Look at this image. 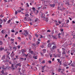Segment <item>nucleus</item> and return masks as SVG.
Here are the masks:
<instances>
[{"mask_svg": "<svg viewBox=\"0 0 75 75\" xmlns=\"http://www.w3.org/2000/svg\"><path fill=\"white\" fill-rule=\"evenodd\" d=\"M57 9L59 10H60L62 11H64L65 10V8L62 6H58Z\"/></svg>", "mask_w": 75, "mask_h": 75, "instance_id": "f257e3e1", "label": "nucleus"}, {"mask_svg": "<svg viewBox=\"0 0 75 75\" xmlns=\"http://www.w3.org/2000/svg\"><path fill=\"white\" fill-rule=\"evenodd\" d=\"M25 33H22V34H23V35H25V36L27 37L28 35V33L27 32V30H24Z\"/></svg>", "mask_w": 75, "mask_h": 75, "instance_id": "f03ea898", "label": "nucleus"}, {"mask_svg": "<svg viewBox=\"0 0 75 75\" xmlns=\"http://www.w3.org/2000/svg\"><path fill=\"white\" fill-rule=\"evenodd\" d=\"M45 15L44 13H42V16H41V18H42V20H45L46 18H45Z\"/></svg>", "mask_w": 75, "mask_h": 75, "instance_id": "7ed1b4c3", "label": "nucleus"}, {"mask_svg": "<svg viewBox=\"0 0 75 75\" xmlns=\"http://www.w3.org/2000/svg\"><path fill=\"white\" fill-rule=\"evenodd\" d=\"M33 11L34 13H35L37 15L38 14V13L39 12L38 11V10H33Z\"/></svg>", "mask_w": 75, "mask_h": 75, "instance_id": "20e7f679", "label": "nucleus"}, {"mask_svg": "<svg viewBox=\"0 0 75 75\" xmlns=\"http://www.w3.org/2000/svg\"><path fill=\"white\" fill-rule=\"evenodd\" d=\"M28 38L30 40H32V36L31 35H28Z\"/></svg>", "mask_w": 75, "mask_h": 75, "instance_id": "39448f33", "label": "nucleus"}, {"mask_svg": "<svg viewBox=\"0 0 75 75\" xmlns=\"http://www.w3.org/2000/svg\"><path fill=\"white\" fill-rule=\"evenodd\" d=\"M52 46V44H51L50 43H49L48 44H47V47L49 48H50V47H51V46Z\"/></svg>", "mask_w": 75, "mask_h": 75, "instance_id": "423d86ee", "label": "nucleus"}, {"mask_svg": "<svg viewBox=\"0 0 75 75\" xmlns=\"http://www.w3.org/2000/svg\"><path fill=\"white\" fill-rule=\"evenodd\" d=\"M21 52L23 54H24V53L26 52V51H25L24 49H22L21 50Z\"/></svg>", "mask_w": 75, "mask_h": 75, "instance_id": "0eeeda50", "label": "nucleus"}, {"mask_svg": "<svg viewBox=\"0 0 75 75\" xmlns=\"http://www.w3.org/2000/svg\"><path fill=\"white\" fill-rule=\"evenodd\" d=\"M50 4V6L51 7H53V8L54 7H55V4Z\"/></svg>", "mask_w": 75, "mask_h": 75, "instance_id": "6e6552de", "label": "nucleus"}, {"mask_svg": "<svg viewBox=\"0 0 75 75\" xmlns=\"http://www.w3.org/2000/svg\"><path fill=\"white\" fill-rule=\"evenodd\" d=\"M13 49L14 51H16L17 50V47L14 46V47H13Z\"/></svg>", "mask_w": 75, "mask_h": 75, "instance_id": "1a4fd4ad", "label": "nucleus"}, {"mask_svg": "<svg viewBox=\"0 0 75 75\" xmlns=\"http://www.w3.org/2000/svg\"><path fill=\"white\" fill-rule=\"evenodd\" d=\"M2 68L3 70L6 71V69H7V67H6V68H4V66H3L2 67Z\"/></svg>", "mask_w": 75, "mask_h": 75, "instance_id": "9d476101", "label": "nucleus"}, {"mask_svg": "<svg viewBox=\"0 0 75 75\" xmlns=\"http://www.w3.org/2000/svg\"><path fill=\"white\" fill-rule=\"evenodd\" d=\"M5 58H6V55L4 54L1 58V59L2 60H4L5 59Z\"/></svg>", "mask_w": 75, "mask_h": 75, "instance_id": "9b49d317", "label": "nucleus"}, {"mask_svg": "<svg viewBox=\"0 0 75 75\" xmlns=\"http://www.w3.org/2000/svg\"><path fill=\"white\" fill-rule=\"evenodd\" d=\"M65 4H66V5H67V6H71V4H69V2H67Z\"/></svg>", "mask_w": 75, "mask_h": 75, "instance_id": "f8f14e48", "label": "nucleus"}, {"mask_svg": "<svg viewBox=\"0 0 75 75\" xmlns=\"http://www.w3.org/2000/svg\"><path fill=\"white\" fill-rule=\"evenodd\" d=\"M64 5V4L62 3V2L60 3L59 4V7H60V6H62Z\"/></svg>", "mask_w": 75, "mask_h": 75, "instance_id": "ddd939ff", "label": "nucleus"}, {"mask_svg": "<svg viewBox=\"0 0 75 75\" xmlns=\"http://www.w3.org/2000/svg\"><path fill=\"white\" fill-rule=\"evenodd\" d=\"M4 50V47H3L2 46H1L0 47V51H2V50Z\"/></svg>", "mask_w": 75, "mask_h": 75, "instance_id": "4468645a", "label": "nucleus"}, {"mask_svg": "<svg viewBox=\"0 0 75 75\" xmlns=\"http://www.w3.org/2000/svg\"><path fill=\"white\" fill-rule=\"evenodd\" d=\"M56 48H57V46H56L55 45H54L53 46V47L52 49V50H55Z\"/></svg>", "mask_w": 75, "mask_h": 75, "instance_id": "2eb2a0df", "label": "nucleus"}, {"mask_svg": "<svg viewBox=\"0 0 75 75\" xmlns=\"http://www.w3.org/2000/svg\"><path fill=\"white\" fill-rule=\"evenodd\" d=\"M57 51L58 52V53H59V54H61V51L60 50H59V49H57Z\"/></svg>", "mask_w": 75, "mask_h": 75, "instance_id": "dca6fc26", "label": "nucleus"}, {"mask_svg": "<svg viewBox=\"0 0 75 75\" xmlns=\"http://www.w3.org/2000/svg\"><path fill=\"white\" fill-rule=\"evenodd\" d=\"M16 65H17V66H19V67H21V63H19L17 64H16Z\"/></svg>", "mask_w": 75, "mask_h": 75, "instance_id": "f3484780", "label": "nucleus"}, {"mask_svg": "<svg viewBox=\"0 0 75 75\" xmlns=\"http://www.w3.org/2000/svg\"><path fill=\"white\" fill-rule=\"evenodd\" d=\"M52 37H53V39H56L57 40V38H56V36H54L52 35Z\"/></svg>", "mask_w": 75, "mask_h": 75, "instance_id": "a211bd4d", "label": "nucleus"}, {"mask_svg": "<svg viewBox=\"0 0 75 75\" xmlns=\"http://www.w3.org/2000/svg\"><path fill=\"white\" fill-rule=\"evenodd\" d=\"M35 35L37 38H38V37H40V35H38V34H35Z\"/></svg>", "mask_w": 75, "mask_h": 75, "instance_id": "6ab92c4d", "label": "nucleus"}, {"mask_svg": "<svg viewBox=\"0 0 75 75\" xmlns=\"http://www.w3.org/2000/svg\"><path fill=\"white\" fill-rule=\"evenodd\" d=\"M25 16L26 17H29V15L28 14H26L25 15Z\"/></svg>", "mask_w": 75, "mask_h": 75, "instance_id": "aec40b11", "label": "nucleus"}, {"mask_svg": "<svg viewBox=\"0 0 75 75\" xmlns=\"http://www.w3.org/2000/svg\"><path fill=\"white\" fill-rule=\"evenodd\" d=\"M24 58L22 57L20 58V60H21V61H24Z\"/></svg>", "mask_w": 75, "mask_h": 75, "instance_id": "412c9836", "label": "nucleus"}, {"mask_svg": "<svg viewBox=\"0 0 75 75\" xmlns=\"http://www.w3.org/2000/svg\"><path fill=\"white\" fill-rule=\"evenodd\" d=\"M42 51L43 53H45V52H46V50L45 49H43Z\"/></svg>", "mask_w": 75, "mask_h": 75, "instance_id": "4be33fe9", "label": "nucleus"}, {"mask_svg": "<svg viewBox=\"0 0 75 75\" xmlns=\"http://www.w3.org/2000/svg\"><path fill=\"white\" fill-rule=\"evenodd\" d=\"M14 67L15 69H17V67H18V66H17V64H16V65H14Z\"/></svg>", "mask_w": 75, "mask_h": 75, "instance_id": "5701e85b", "label": "nucleus"}, {"mask_svg": "<svg viewBox=\"0 0 75 75\" xmlns=\"http://www.w3.org/2000/svg\"><path fill=\"white\" fill-rule=\"evenodd\" d=\"M57 55L58 56V57H61V53H59V54H58Z\"/></svg>", "mask_w": 75, "mask_h": 75, "instance_id": "b1692460", "label": "nucleus"}, {"mask_svg": "<svg viewBox=\"0 0 75 75\" xmlns=\"http://www.w3.org/2000/svg\"><path fill=\"white\" fill-rule=\"evenodd\" d=\"M45 20V21H48V17H46Z\"/></svg>", "mask_w": 75, "mask_h": 75, "instance_id": "393cba45", "label": "nucleus"}, {"mask_svg": "<svg viewBox=\"0 0 75 75\" xmlns=\"http://www.w3.org/2000/svg\"><path fill=\"white\" fill-rule=\"evenodd\" d=\"M66 54V52H65V51H63L62 53V54L63 55H64V54Z\"/></svg>", "mask_w": 75, "mask_h": 75, "instance_id": "a878e982", "label": "nucleus"}, {"mask_svg": "<svg viewBox=\"0 0 75 75\" xmlns=\"http://www.w3.org/2000/svg\"><path fill=\"white\" fill-rule=\"evenodd\" d=\"M3 23V20L1 19H0V24H1Z\"/></svg>", "mask_w": 75, "mask_h": 75, "instance_id": "bb28decb", "label": "nucleus"}, {"mask_svg": "<svg viewBox=\"0 0 75 75\" xmlns=\"http://www.w3.org/2000/svg\"><path fill=\"white\" fill-rule=\"evenodd\" d=\"M46 66L45 65L43 67H42V70H44V68H45V67Z\"/></svg>", "mask_w": 75, "mask_h": 75, "instance_id": "cd10ccee", "label": "nucleus"}, {"mask_svg": "<svg viewBox=\"0 0 75 75\" xmlns=\"http://www.w3.org/2000/svg\"><path fill=\"white\" fill-rule=\"evenodd\" d=\"M38 20H39L38 18H36V19L35 20V22H37V21H38Z\"/></svg>", "mask_w": 75, "mask_h": 75, "instance_id": "c85d7f7f", "label": "nucleus"}, {"mask_svg": "<svg viewBox=\"0 0 75 75\" xmlns=\"http://www.w3.org/2000/svg\"><path fill=\"white\" fill-rule=\"evenodd\" d=\"M4 70H2V71H1V72L2 73V74H4Z\"/></svg>", "mask_w": 75, "mask_h": 75, "instance_id": "c756f323", "label": "nucleus"}, {"mask_svg": "<svg viewBox=\"0 0 75 75\" xmlns=\"http://www.w3.org/2000/svg\"><path fill=\"white\" fill-rule=\"evenodd\" d=\"M40 54H41V56H42V57L44 56V54H43L42 52H40Z\"/></svg>", "mask_w": 75, "mask_h": 75, "instance_id": "7c9ffc66", "label": "nucleus"}, {"mask_svg": "<svg viewBox=\"0 0 75 75\" xmlns=\"http://www.w3.org/2000/svg\"><path fill=\"white\" fill-rule=\"evenodd\" d=\"M71 66H72V67H75V65L74 64L72 63L71 64Z\"/></svg>", "mask_w": 75, "mask_h": 75, "instance_id": "2f4dec72", "label": "nucleus"}, {"mask_svg": "<svg viewBox=\"0 0 75 75\" xmlns=\"http://www.w3.org/2000/svg\"><path fill=\"white\" fill-rule=\"evenodd\" d=\"M54 30H52V32L51 33V34H54Z\"/></svg>", "mask_w": 75, "mask_h": 75, "instance_id": "473e14b6", "label": "nucleus"}, {"mask_svg": "<svg viewBox=\"0 0 75 75\" xmlns=\"http://www.w3.org/2000/svg\"><path fill=\"white\" fill-rule=\"evenodd\" d=\"M56 23H55L56 25H59V24L57 23V21H56Z\"/></svg>", "mask_w": 75, "mask_h": 75, "instance_id": "72a5a7b5", "label": "nucleus"}, {"mask_svg": "<svg viewBox=\"0 0 75 75\" xmlns=\"http://www.w3.org/2000/svg\"><path fill=\"white\" fill-rule=\"evenodd\" d=\"M40 43V42L39 41H37V42L36 43V45H38Z\"/></svg>", "mask_w": 75, "mask_h": 75, "instance_id": "f704fd0d", "label": "nucleus"}, {"mask_svg": "<svg viewBox=\"0 0 75 75\" xmlns=\"http://www.w3.org/2000/svg\"><path fill=\"white\" fill-rule=\"evenodd\" d=\"M66 23H68L69 22V21L68 20H66Z\"/></svg>", "mask_w": 75, "mask_h": 75, "instance_id": "c9c22d12", "label": "nucleus"}, {"mask_svg": "<svg viewBox=\"0 0 75 75\" xmlns=\"http://www.w3.org/2000/svg\"><path fill=\"white\" fill-rule=\"evenodd\" d=\"M61 69H57V71H58L59 72L61 71Z\"/></svg>", "mask_w": 75, "mask_h": 75, "instance_id": "e433bc0d", "label": "nucleus"}, {"mask_svg": "<svg viewBox=\"0 0 75 75\" xmlns=\"http://www.w3.org/2000/svg\"><path fill=\"white\" fill-rule=\"evenodd\" d=\"M17 11H18V13H21V10H20V9H19L17 10Z\"/></svg>", "mask_w": 75, "mask_h": 75, "instance_id": "4c0bfd02", "label": "nucleus"}, {"mask_svg": "<svg viewBox=\"0 0 75 75\" xmlns=\"http://www.w3.org/2000/svg\"><path fill=\"white\" fill-rule=\"evenodd\" d=\"M7 68H8V70H10V69L11 68V67H7Z\"/></svg>", "mask_w": 75, "mask_h": 75, "instance_id": "58836bf2", "label": "nucleus"}, {"mask_svg": "<svg viewBox=\"0 0 75 75\" xmlns=\"http://www.w3.org/2000/svg\"><path fill=\"white\" fill-rule=\"evenodd\" d=\"M30 52L31 54H34V52H33V51H31Z\"/></svg>", "mask_w": 75, "mask_h": 75, "instance_id": "ea45409f", "label": "nucleus"}, {"mask_svg": "<svg viewBox=\"0 0 75 75\" xmlns=\"http://www.w3.org/2000/svg\"><path fill=\"white\" fill-rule=\"evenodd\" d=\"M33 58H34V59H37V56L33 57Z\"/></svg>", "mask_w": 75, "mask_h": 75, "instance_id": "a19ab883", "label": "nucleus"}, {"mask_svg": "<svg viewBox=\"0 0 75 75\" xmlns=\"http://www.w3.org/2000/svg\"><path fill=\"white\" fill-rule=\"evenodd\" d=\"M27 7H29V5L28 4V3H26V4Z\"/></svg>", "mask_w": 75, "mask_h": 75, "instance_id": "79ce46f5", "label": "nucleus"}, {"mask_svg": "<svg viewBox=\"0 0 75 75\" xmlns=\"http://www.w3.org/2000/svg\"><path fill=\"white\" fill-rule=\"evenodd\" d=\"M15 57L17 59H18V55H16L15 56Z\"/></svg>", "mask_w": 75, "mask_h": 75, "instance_id": "37998d69", "label": "nucleus"}, {"mask_svg": "<svg viewBox=\"0 0 75 75\" xmlns=\"http://www.w3.org/2000/svg\"><path fill=\"white\" fill-rule=\"evenodd\" d=\"M52 45H55V42H52Z\"/></svg>", "mask_w": 75, "mask_h": 75, "instance_id": "c03bdc74", "label": "nucleus"}, {"mask_svg": "<svg viewBox=\"0 0 75 75\" xmlns=\"http://www.w3.org/2000/svg\"><path fill=\"white\" fill-rule=\"evenodd\" d=\"M11 22V20H10H10L8 21L7 23H8V24H9V23H10V22Z\"/></svg>", "mask_w": 75, "mask_h": 75, "instance_id": "a18cd8bd", "label": "nucleus"}, {"mask_svg": "<svg viewBox=\"0 0 75 75\" xmlns=\"http://www.w3.org/2000/svg\"><path fill=\"white\" fill-rule=\"evenodd\" d=\"M33 45L34 47H36V44L35 43L33 44Z\"/></svg>", "mask_w": 75, "mask_h": 75, "instance_id": "49530a36", "label": "nucleus"}, {"mask_svg": "<svg viewBox=\"0 0 75 75\" xmlns=\"http://www.w3.org/2000/svg\"><path fill=\"white\" fill-rule=\"evenodd\" d=\"M7 59H10V57L8 56H7Z\"/></svg>", "mask_w": 75, "mask_h": 75, "instance_id": "de8ad7c7", "label": "nucleus"}, {"mask_svg": "<svg viewBox=\"0 0 75 75\" xmlns=\"http://www.w3.org/2000/svg\"><path fill=\"white\" fill-rule=\"evenodd\" d=\"M0 45H2L3 44V42H1V41H0Z\"/></svg>", "mask_w": 75, "mask_h": 75, "instance_id": "09e8293b", "label": "nucleus"}, {"mask_svg": "<svg viewBox=\"0 0 75 75\" xmlns=\"http://www.w3.org/2000/svg\"><path fill=\"white\" fill-rule=\"evenodd\" d=\"M62 51H65V49L64 48H62Z\"/></svg>", "mask_w": 75, "mask_h": 75, "instance_id": "8fccbe9b", "label": "nucleus"}, {"mask_svg": "<svg viewBox=\"0 0 75 75\" xmlns=\"http://www.w3.org/2000/svg\"><path fill=\"white\" fill-rule=\"evenodd\" d=\"M4 21L5 22H6V21H7V18H6L5 19H4Z\"/></svg>", "mask_w": 75, "mask_h": 75, "instance_id": "3c124183", "label": "nucleus"}, {"mask_svg": "<svg viewBox=\"0 0 75 75\" xmlns=\"http://www.w3.org/2000/svg\"><path fill=\"white\" fill-rule=\"evenodd\" d=\"M42 64H45V60H43L42 62Z\"/></svg>", "mask_w": 75, "mask_h": 75, "instance_id": "603ef678", "label": "nucleus"}, {"mask_svg": "<svg viewBox=\"0 0 75 75\" xmlns=\"http://www.w3.org/2000/svg\"><path fill=\"white\" fill-rule=\"evenodd\" d=\"M61 34L62 35H64V32H63L61 33Z\"/></svg>", "mask_w": 75, "mask_h": 75, "instance_id": "864d4df0", "label": "nucleus"}, {"mask_svg": "<svg viewBox=\"0 0 75 75\" xmlns=\"http://www.w3.org/2000/svg\"><path fill=\"white\" fill-rule=\"evenodd\" d=\"M40 38H42V35H40Z\"/></svg>", "mask_w": 75, "mask_h": 75, "instance_id": "5fc2aeb1", "label": "nucleus"}, {"mask_svg": "<svg viewBox=\"0 0 75 75\" xmlns=\"http://www.w3.org/2000/svg\"><path fill=\"white\" fill-rule=\"evenodd\" d=\"M48 62L50 63V64H52L51 61V60H49L48 61Z\"/></svg>", "mask_w": 75, "mask_h": 75, "instance_id": "6e6d98bb", "label": "nucleus"}, {"mask_svg": "<svg viewBox=\"0 0 75 75\" xmlns=\"http://www.w3.org/2000/svg\"><path fill=\"white\" fill-rule=\"evenodd\" d=\"M4 30H2L1 31V33H2V34H4Z\"/></svg>", "mask_w": 75, "mask_h": 75, "instance_id": "4d7b16f0", "label": "nucleus"}, {"mask_svg": "<svg viewBox=\"0 0 75 75\" xmlns=\"http://www.w3.org/2000/svg\"><path fill=\"white\" fill-rule=\"evenodd\" d=\"M11 55H12V57H14V53H11Z\"/></svg>", "mask_w": 75, "mask_h": 75, "instance_id": "13d9d810", "label": "nucleus"}, {"mask_svg": "<svg viewBox=\"0 0 75 75\" xmlns=\"http://www.w3.org/2000/svg\"><path fill=\"white\" fill-rule=\"evenodd\" d=\"M66 51L68 54H69V50L68 51H67V50H66Z\"/></svg>", "mask_w": 75, "mask_h": 75, "instance_id": "bf43d9fd", "label": "nucleus"}, {"mask_svg": "<svg viewBox=\"0 0 75 75\" xmlns=\"http://www.w3.org/2000/svg\"><path fill=\"white\" fill-rule=\"evenodd\" d=\"M65 57H66V58H68V57H69V56L67 55H66V54H65Z\"/></svg>", "mask_w": 75, "mask_h": 75, "instance_id": "052dcab7", "label": "nucleus"}, {"mask_svg": "<svg viewBox=\"0 0 75 75\" xmlns=\"http://www.w3.org/2000/svg\"><path fill=\"white\" fill-rule=\"evenodd\" d=\"M72 35L73 36V38H75V35Z\"/></svg>", "mask_w": 75, "mask_h": 75, "instance_id": "680f3d73", "label": "nucleus"}, {"mask_svg": "<svg viewBox=\"0 0 75 75\" xmlns=\"http://www.w3.org/2000/svg\"><path fill=\"white\" fill-rule=\"evenodd\" d=\"M47 32H49V33H51V31H50V30H49L47 31Z\"/></svg>", "mask_w": 75, "mask_h": 75, "instance_id": "e2e57ef3", "label": "nucleus"}, {"mask_svg": "<svg viewBox=\"0 0 75 75\" xmlns=\"http://www.w3.org/2000/svg\"><path fill=\"white\" fill-rule=\"evenodd\" d=\"M7 74H8V73L6 72L5 73H4V75H7Z\"/></svg>", "mask_w": 75, "mask_h": 75, "instance_id": "0e129e2a", "label": "nucleus"}, {"mask_svg": "<svg viewBox=\"0 0 75 75\" xmlns=\"http://www.w3.org/2000/svg\"><path fill=\"white\" fill-rule=\"evenodd\" d=\"M40 47H41V48H44V46H43V45H41L40 46Z\"/></svg>", "mask_w": 75, "mask_h": 75, "instance_id": "69168bd1", "label": "nucleus"}, {"mask_svg": "<svg viewBox=\"0 0 75 75\" xmlns=\"http://www.w3.org/2000/svg\"><path fill=\"white\" fill-rule=\"evenodd\" d=\"M17 47L19 49L20 48V46H17Z\"/></svg>", "mask_w": 75, "mask_h": 75, "instance_id": "338daca9", "label": "nucleus"}, {"mask_svg": "<svg viewBox=\"0 0 75 75\" xmlns=\"http://www.w3.org/2000/svg\"><path fill=\"white\" fill-rule=\"evenodd\" d=\"M54 2L55 3H57V0H55L54 1Z\"/></svg>", "mask_w": 75, "mask_h": 75, "instance_id": "774afa93", "label": "nucleus"}]
</instances>
